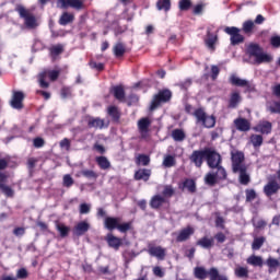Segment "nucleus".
I'll return each mask as SVG.
<instances>
[{
    "label": "nucleus",
    "instance_id": "nucleus-13",
    "mask_svg": "<svg viewBox=\"0 0 280 280\" xmlns=\"http://www.w3.org/2000/svg\"><path fill=\"white\" fill-rule=\"evenodd\" d=\"M148 254H149L151 257H155V258L159 259L160 261H163V259H165L166 250H165V248H163L162 246L149 245V247H148Z\"/></svg>",
    "mask_w": 280,
    "mask_h": 280
},
{
    "label": "nucleus",
    "instance_id": "nucleus-15",
    "mask_svg": "<svg viewBox=\"0 0 280 280\" xmlns=\"http://www.w3.org/2000/svg\"><path fill=\"white\" fill-rule=\"evenodd\" d=\"M194 233H196V230L188 225L178 232L176 242H187V240H189Z\"/></svg>",
    "mask_w": 280,
    "mask_h": 280
},
{
    "label": "nucleus",
    "instance_id": "nucleus-51",
    "mask_svg": "<svg viewBox=\"0 0 280 280\" xmlns=\"http://www.w3.org/2000/svg\"><path fill=\"white\" fill-rule=\"evenodd\" d=\"M0 190L2 191V194H4V196H8V198H12V196H14V190L5 184H0Z\"/></svg>",
    "mask_w": 280,
    "mask_h": 280
},
{
    "label": "nucleus",
    "instance_id": "nucleus-5",
    "mask_svg": "<svg viewBox=\"0 0 280 280\" xmlns=\"http://www.w3.org/2000/svg\"><path fill=\"white\" fill-rule=\"evenodd\" d=\"M60 71L58 70H44L38 74V83L42 89H49V82H47V78L51 80V82H56V79L59 78Z\"/></svg>",
    "mask_w": 280,
    "mask_h": 280
},
{
    "label": "nucleus",
    "instance_id": "nucleus-36",
    "mask_svg": "<svg viewBox=\"0 0 280 280\" xmlns=\"http://www.w3.org/2000/svg\"><path fill=\"white\" fill-rule=\"evenodd\" d=\"M205 183L206 185H209V187H215L218 185V177H215V172H210L205 176Z\"/></svg>",
    "mask_w": 280,
    "mask_h": 280
},
{
    "label": "nucleus",
    "instance_id": "nucleus-35",
    "mask_svg": "<svg viewBox=\"0 0 280 280\" xmlns=\"http://www.w3.org/2000/svg\"><path fill=\"white\" fill-rule=\"evenodd\" d=\"M172 139H174L177 142L185 141L187 135H185V131L183 129H174L171 133Z\"/></svg>",
    "mask_w": 280,
    "mask_h": 280
},
{
    "label": "nucleus",
    "instance_id": "nucleus-54",
    "mask_svg": "<svg viewBox=\"0 0 280 280\" xmlns=\"http://www.w3.org/2000/svg\"><path fill=\"white\" fill-rule=\"evenodd\" d=\"M164 167H174L176 165V160L172 155H167L163 160Z\"/></svg>",
    "mask_w": 280,
    "mask_h": 280
},
{
    "label": "nucleus",
    "instance_id": "nucleus-38",
    "mask_svg": "<svg viewBox=\"0 0 280 280\" xmlns=\"http://www.w3.org/2000/svg\"><path fill=\"white\" fill-rule=\"evenodd\" d=\"M264 244H266L265 236L254 237V241L252 243V250H259L261 246H264Z\"/></svg>",
    "mask_w": 280,
    "mask_h": 280
},
{
    "label": "nucleus",
    "instance_id": "nucleus-25",
    "mask_svg": "<svg viewBox=\"0 0 280 280\" xmlns=\"http://www.w3.org/2000/svg\"><path fill=\"white\" fill-rule=\"evenodd\" d=\"M264 51V48L259 46V44H249L247 47V54L250 58H257L260 52Z\"/></svg>",
    "mask_w": 280,
    "mask_h": 280
},
{
    "label": "nucleus",
    "instance_id": "nucleus-27",
    "mask_svg": "<svg viewBox=\"0 0 280 280\" xmlns=\"http://www.w3.org/2000/svg\"><path fill=\"white\" fill-rule=\"evenodd\" d=\"M106 240L110 248H114L115 250H119V246H121V238L113 234H108Z\"/></svg>",
    "mask_w": 280,
    "mask_h": 280
},
{
    "label": "nucleus",
    "instance_id": "nucleus-22",
    "mask_svg": "<svg viewBox=\"0 0 280 280\" xmlns=\"http://www.w3.org/2000/svg\"><path fill=\"white\" fill-rule=\"evenodd\" d=\"M165 202H166L165 197L161 195H155L151 198L150 207L151 209H161V207H163Z\"/></svg>",
    "mask_w": 280,
    "mask_h": 280
},
{
    "label": "nucleus",
    "instance_id": "nucleus-56",
    "mask_svg": "<svg viewBox=\"0 0 280 280\" xmlns=\"http://www.w3.org/2000/svg\"><path fill=\"white\" fill-rule=\"evenodd\" d=\"M132 229V222H127V223H118V228L117 230L120 232V233H128V231H130Z\"/></svg>",
    "mask_w": 280,
    "mask_h": 280
},
{
    "label": "nucleus",
    "instance_id": "nucleus-62",
    "mask_svg": "<svg viewBox=\"0 0 280 280\" xmlns=\"http://www.w3.org/2000/svg\"><path fill=\"white\" fill-rule=\"evenodd\" d=\"M90 67L91 69H96V71H104V63L102 62L97 63L96 61H90Z\"/></svg>",
    "mask_w": 280,
    "mask_h": 280
},
{
    "label": "nucleus",
    "instance_id": "nucleus-63",
    "mask_svg": "<svg viewBox=\"0 0 280 280\" xmlns=\"http://www.w3.org/2000/svg\"><path fill=\"white\" fill-rule=\"evenodd\" d=\"M34 148H43L45 145V139L43 138H35L33 140Z\"/></svg>",
    "mask_w": 280,
    "mask_h": 280
},
{
    "label": "nucleus",
    "instance_id": "nucleus-58",
    "mask_svg": "<svg viewBox=\"0 0 280 280\" xmlns=\"http://www.w3.org/2000/svg\"><path fill=\"white\" fill-rule=\"evenodd\" d=\"M245 195H246V202H253V200L257 198V192L255 191V189H246Z\"/></svg>",
    "mask_w": 280,
    "mask_h": 280
},
{
    "label": "nucleus",
    "instance_id": "nucleus-3",
    "mask_svg": "<svg viewBox=\"0 0 280 280\" xmlns=\"http://www.w3.org/2000/svg\"><path fill=\"white\" fill-rule=\"evenodd\" d=\"M214 275H218V277H221V273L218 267H211L209 270H207L205 267L194 268L195 279L205 280L207 279V277H209L210 280H213Z\"/></svg>",
    "mask_w": 280,
    "mask_h": 280
},
{
    "label": "nucleus",
    "instance_id": "nucleus-9",
    "mask_svg": "<svg viewBox=\"0 0 280 280\" xmlns=\"http://www.w3.org/2000/svg\"><path fill=\"white\" fill-rule=\"evenodd\" d=\"M84 3L82 0H57V7L61 10H68L72 8L73 10H82Z\"/></svg>",
    "mask_w": 280,
    "mask_h": 280
},
{
    "label": "nucleus",
    "instance_id": "nucleus-52",
    "mask_svg": "<svg viewBox=\"0 0 280 280\" xmlns=\"http://www.w3.org/2000/svg\"><path fill=\"white\" fill-rule=\"evenodd\" d=\"M178 8L182 12H187L191 8V0H180L178 2Z\"/></svg>",
    "mask_w": 280,
    "mask_h": 280
},
{
    "label": "nucleus",
    "instance_id": "nucleus-1",
    "mask_svg": "<svg viewBox=\"0 0 280 280\" xmlns=\"http://www.w3.org/2000/svg\"><path fill=\"white\" fill-rule=\"evenodd\" d=\"M15 12L20 14V19L24 20V24L27 30H36L38 27V22H36V16L30 12V10L25 9V7L18 4L15 8Z\"/></svg>",
    "mask_w": 280,
    "mask_h": 280
},
{
    "label": "nucleus",
    "instance_id": "nucleus-16",
    "mask_svg": "<svg viewBox=\"0 0 280 280\" xmlns=\"http://www.w3.org/2000/svg\"><path fill=\"white\" fill-rule=\"evenodd\" d=\"M279 189V183H277V180H271L264 186V194L265 196H268V198H270V196H275V194H277Z\"/></svg>",
    "mask_w": 280,
    "mask_h": 280
},
{
    "label": "nucleus",
    "instance_id": "nucleus-45",
    "mask_svg": "<svg viewBox=\"0 0 280 280\" xmlns=\"http://www.w3.org/2000/svg\"><path fill=\"white\" fill-rule=\"evenodd\" d=\"M250 141L254 148H261L264 143V137H261V135H252Z\"/></svg>",
    "mask_w": 280,
    "mask_h": 280
},
{
    "label": "nucleus",
    "instance_id": "nucleus-17",
    "mask_svg": "<svg viewBox=\"0 0 280 280\" xmlns=\"http://www.w3.org/2000/svg\"><path fill=\"white\" fill-rule=\"evenodd\" d=\"M234 125L240 132H248L250 130V121L246 118H236Z\"/></svg>",
    "mask_w": 280,
    "mask_h": 280
},
{
    "label": "nucleus",
    "instance_id": "nucleus-55",
    "mask_svg": "<svg viewBox=\"0 0 280 280\" xmlns=\"http://www.w3.org/2000/svg\"><path fill=\"white\" fill-rule=\"evenodd\" d=\"M27 277H30V272H27V269L25 268H20L18 271H16V277L15 279L19 280H25L27 279Z\"/></svg>",
    "mask_w": 280,
    "mask_h": 280
},
{
    "label": "nucleus",
    "instance_id": "nucleus-46",
    "mask_svg": "<svg viewBox=\"0 0 280 280\" xmlns=\"http://www.w3.org/2000/svg\"><path fill=\"white\" fill-rule=\"evenodd\" d=\"M255 27V22L253 20H247L243 23L242 31L244 34H250Z\"/></svg>",
    "mask_w": 280,
    "mask_h": 280
},
{
    "label": "nucleus",
    "instance_id": "nucleus-2",
    "mask_svg": "<svg viewBox=\"0 0 280 280\" xmlns=\"http://www.w3.org/2000/svg\"><path fill=\"white\" fill-rule=\"evenodd\" d=\"M194 116L197 119V124H201L203 128H214L215 127V116H208L205 109L198 108L194 112Z\"/></svg>",
    "mask_w": 280,
    "mask_h": 280
},
{
    "label": "nucleus",
    "instance_id": "nucleus-29",
    "mask_svg": "<svg viewBox=\"0 0 280 280\" xmlns=\"http://www.w3.org/2000/svg\"><path fill=\"white\" fill-rule=\"evenodd\" d=\"M241 102H242V95H240V92H233L230 95L229 108H237Z\"/></svg>",
    "mask_w": 280,
    "mask_h": 280
},
{
    "label": "nucleus",
    "instance_id": "nucleus-57",
    "mask_svg": "<svg viewBox=\"0 0 280 280\" xmlns=\"http://www.w3.org/2000/svg\"><path fill=\"white\" fill-rule=\"evenodd\" d=\"M73 183H75V180H73V177H71L69 174L63 175V178H62L63 187H67L69 189V187H71Z\"/></svg>",
    "mask_w": 280,
    "mask_h": 280
},
{
    "label": "nucleus",
    "instance_id": "nucleus-50",
    "mask_svg": "<svg viewBox=\"0 0 280 280\" xmlns=\"http://www.w3.org/2000/svg\"><path fill=\"white\" fill-rule=\"evenodd\" d=\"M174 194H175V190H174V187H172V185L164 186V189L162 191L163 198H172V196H174Z\"/></svg>",
    "mask_w": 280,
    "mask_h": 280
},
{
    "label": "nucleus",
    "instance_id": "nucleus-4",
    "mask_svg": "<svg viewBox=\"0 0 280 280\" xmlns=\"http://www.w3.org/2000/svg\"><path fill=\"white\" fill-rule=\"evenodd\" d=\"M206 161L210 170H215V167H219V165L222 164V155L214 149L206 148Z\"/></svg>",
    "mask_w": 280,
    "mask_h": 280
},
{
    "label": "nucleus",
    "instance_id": "nucleus-28",
    "mask_svg": "<svg viewBox=\"0 0 280 280\" xmlns=\"http://www.w3.org/2000/svg\"><path fill=\"white\" fill-rule=\"evenodd\" d=\"M247 167L244 166L243 168L237 170V174H240V183L241 185H248L250 183V175L247 173Z\"/></svg>",
    "mask_w": 280,
    "mask_h": 280
},
{
    "label": "nucleus",
    "instance_id": "nucleus-34",
    "mask_svg": "<svg viewBox=\"0 0 280 280\" xmlns=\"http://www.w3.org/2000/svg\"><path fill=\"white\" fill-rule=\"evenodd\" d=\"M248 267L238 266L234 269V275L238 279H248Z\"/></svg>",
    "mask_w": 280,
    "mask_h": 280
},
{
    "label": "nucleus",
    "instance_id": "nucleus-24",
    "mask_svg": "<svg viewBox=\"0 0 280 280\" xmlns=\"http://www.w3.org/2000/svg\"><path fill=\"white\" fill-rule=\"evenodd\" d=\"M214 240L211 237L203 236L199 241H197L196 245L200 246L201 248H205L206 250H210V248H213Z\"/></svg>",
    "mask_w": 280,
    "mask_h": 280
},
{
    "label": "nucleus",
    "instance_id": "nucleus-31",
    "mask_svg": "<svg viewBox=\"0 0 280 280\" xmlns=\"http://www.w3.org/2000/svg\"><path fill=\"white\" fill-rule=\"evenodd\" d=\"M113 51L116 58H122L124 54H126V45L121 42H118L115 44Z\"/></svg>",
    "mask_w": 280,
    "mask_h": 280
},
{
    "label": "nucleus",
    "instance_id": "nucleus-11",
    "mask_svg": "<svg viewBox=\"0 0 280 280\" xmlns=\"http://www.w3.org/2000/svg\"><path fill=\"white\" fill-rule=\"evenodd\" d=\"M151 125H152V121H150V118L148 117L141 118L140 120H138V129H139L141 139H148Z\"/></svg>",
    "mask_w": 280,
    "mask_h": 280
},
{
    "label": "nucleus",
    "instance_id": "nucleus-21",
    "mask_svg": "<svg viewBox=\"0 0 280 280\" xmlns=\"http://www.w3.org/2000/svg\"><path fill=\"white\" fill-rule=\"evenodd\" d=\"M265 264L268 268L269 275H273V272H277V269L280 267V261L277 258L272 257L267 258Z\"/></svg>",
    "mask_w": 280,
    "mask_h": 280
},
{
    "label": "nucleus",
    "instance_id": "nucleus-14",
    "mask_svg": "<svg viewBox=\"0 0 280 280\" xmlns=\"http://www.w3.org/2000/svg\"><path fill=\"white\" fill-rule=\"evenodd\" d=\"M23 100H25V94H23V92H13L10 102L11 107L15 108V110H21L23 108Z\"/></svg>",
    "mask_w": 280,
    "mask_h": 280
},
{
    "label": "nucleus",
    "instance_id": "nucleus-40",
    "mask_svg": "<svg viewBox=\"0 0 280 280\" xmlns=\"http://www.w3.org/2000/svg\"><path fill=\"white\" fill-rule=\"evenodd\" d=\"M158 10H164V12H170L172 9V2L170 0H158L156 2Z\"/></svg>",
    "mask_w": 280,
    "mask_h": 280
},
{
    "label": "nucleus",
    "instance_id": "nucleus-37",
    "mask_svg": "<svg viewBox=\"0 0 280 280\" xmlns=\"http://www.w3.org/2000/svg\"><path fill=\"white\" fill-rule=\"evenodd\" d=\"M89 128H104V119L102 118H90L88 121Z\"/></svg>",
    "mask_w": 280,
    "mask_h": 280
},
{
    "label": "nucleus",
    "instance_id": "nucleus-49",
    "mask_svg": "<svg viewBox=\"0 0 280 280\" xmlns=\"http://www.w3.org/2000/svg\"><path fill=\"white\" fill-rule=\"evenodd\" d=\"M81 174L82 176H84L85 178H89L90 180H97V177L100 176L97 175V173L91 170H83Z\"/></svg>",
    "mask_w": 280,
    "mask_h": 280
},
{
    "label": "nucleus",
    "instance_id": "nucleus-8",
    "mask_svg": "<svg viewBox=\"0 0 280 280\" xmlns=\"http://www.w3.org/2000/svg\"><path fill=\"white\" fill-rule=\"evenodd\" d=\"M225 34H228L230 37L231 45H240V43H244V37L240 32L242 30L237 28L236 26H226L224 28Z\"/></svg>",
    "mask_w": 280,
    "mask_h": 280
},
{
    "label": "nucleus",
    "instance_id": "nucleus-26",
    "mask_svg": "<svg viewBox=\"0 0 280 280\" xmlns=\"http://www.w3.org/2000/svg\"><path fill=\"white\" fill-rule=\"evenodd\" d=\"M112 93L118 102H124L126 100V91H124V86L121 85L112 88Z\"/></svg>",
    "mask_w": 280,
    "mask_h": 280
},
{
    "label": "nucleus",
    "instance_id": "nucleus-41",
    "mask_svg": "<svg viewBox=\"0 0 280 280\" xmlns=\"http://www.w3.org/2000/svg\"><path fill=\"white\" fill-rule=\"evenodd\" d=\"M73 14L65 12L59 19V25H69V23H73Z\"/></svg>",
    "mask_w": 280,
    "mask_h": 280
},
{
    "label": "nucleus",
    "instance_id": "nucleus-12",
    "mask_svg": "<svg viewBox=\"0 0 280 280\" xmlns=\"http://www.w3.org/2000/svg\"><path fill=\"white\" fill-rule=\"evenodd\" d=\"M229 82L233 86H245V88H247V91H253L255 89V86H253V84H250V81L245 80V79H240V77H237L235 74H231Z\"/></svg>",
    "mask_w": 280,
    "mask_h": 280
},
{
    "label": "nucleus",
    "instance_id": "nucleus-7",
    "mask_svg": "<svg viewBox=\"0 0 280 280\" xmlns=\"http://www.w3.org/2000/svg\"><path fill=\"white\" fill-rule=\"evenodd\" d=\"M231 161H232V172L233 174H237L238 170L246 167L244 164V152L242 151H232L231 152Z\"/></svg>",
    "mask_w": 280,
    "mask_h": 280
},
{
    "label": "nucleus",
    "instance_id": "nucleus-19",
    "mask_svg": "<svg viewBox=\"0 0 280 280\" xmlns=\"http://www.w3.org/2000/svg\"><path fill=\"white\" fill-rule=\"evenodd\" d=\"M89 229H91V224L86 221H81L74 226L73 234L77 235V237H81V235H84Z\"/></svg>",
    "mask_w": 280,
    "mask_h": 280
},
{
    "label": "nucleus",
    "instance_id": "nucleus-53",
    "mask_svg": "<svg viewBox=\"0 0 280 280\" xmlns=\"http://www.w3.org/2000/svg\"><path fill=\"white\" fill-rule=\"evenodd\" d=\"M252 224H253L254 229H264L267 223L264 219L253 218Z\"/></svg>",
    "mask_w": 280,
    "mask_h": 280
},
{
    "label": "nucleus",
    "instance_id": "nucleus-18",
    "mask_svg": "<svg viewBox=\"0 0 280 280\" xmlns=\"http://www.w3.org/2000/svg\"><path fill=\"white\" fill-rule=\"evenodd\" d=\"M256 132H261V135H270L272 132V122L268 120L260 121L255 127Z\"/></svg>",
    "mask_w": 280,
    "mask_h": 280
},
{
    "label": "nucleus",
    "instance_id": "nucleus-33",
    "mask_svg": "<svg viewBox=\"0 0 280 280\" xmlns=\"http://www.w3.org/2000/svg\"><path fill=\"white\" fill-rule=\"evenodd\" d=\"M264 62H272V56L264 52V50L257 56L254 63L264 65Z\"/></svg>",
    "mask_w": 280,
    "mask_h": 280
},
{
    "label": "nucleus",
    "instance_id": "nucleus-6",
    "mask_svg": "<svg viewBox=\"0 0 280 280\" xmlns=\"http://www.w3.org/2000/svg\"><path fill=\"white\" fill-rule=\"evenodd\" d=\"M170 100H172V91L170 90L160 91L158 94L154 95L151 102L150 110H154L159 108L160 104L170 102Z\"/></svg>",
    "mask_w": 280,
    "mask_h": 280
},
{
    "label": "nucleus",
    "instance_id": "nucleus-30",
    "mask_svg": "<svg viewBox=\"0 0 280 280\" xmlns=\"http://www.w3.org/2000/svg\"><path fill=\"white\" fill-rule=\"evenodd\" d=\"M152 172L148 168L139 170L135 173L136 180H150V175Z\"/></svg>",
    "mask_w": 280,
    "mask_h": 280
},
{
    "label": "nucleus",
    "instance_id": "nucleus-64",
    "mask_svg": "<svg viewBox=\"0 0 280 280\" xmlns=\"http://www.w3.org/2000/svg\"><path fill=\"white\" fill-rule=\"evenodd\" d=\"M270 43H271L272 47H276V49H279V47H280V36L271 37Z\"/></svg>",
    "mask_w": 280,
    "mask_h": 280
},
{
    "label": "nucleus",
    "instance_id": "nucleus-42",
    "mask_svg": "<svg viewBox=\"0 0 280 280\" xmlns=\"http://www.w3.org/2000/svg\"><path fill=\"white\" fill-rule=\"evenodd\" d=\"M56 229L60 233V237H67L69 235V231H71L69 226L58 222L56 223Z\"/></svg>",
    "mask_w": 280,
    "mask_h": 280
},
{
    "label": "nucleus",
    "instance_id": "nucleus-32",
    "mask_svg": "<svg viewBox=\"0 0 280 280\" xmlns=\"http://www.w3.org/2000/svg\"><path fill=\"white\" fill-rule=\"evenodd\" d=\"M206 38V45L209 49H215V43H218V35H213L210 30H208Z\"/></svg>",
    "mask_w": 280,
    "mask_h": 280
},
{
    "label": "nucleus",
    "instance_id": "nucleus-39",
    "mask_svg": "<svg viewBox=\"0 0 280 280\" xmlns=\"http://www.w3.org/2000/svg\"><path fill=\"white\" fill-rule=\"evenodd\" d=\"M96 163L101 167V170H110V161L106 156L96 158Z\"/></svg>",
    "mask_w": 280,
    "mask_h": 280
},
{
    "label": "nucleus",
    "instance_id": "nucleus-20",
    "mask_svg": "<svg viewBox=\"0 0 280 280\" xmlns=\"http://www.w3.org/2000/svg\"><path fill=\"white\" fill-rule=\"evenodd\" d=\"M120 222H121L120 218L107 217L104 221V226L108 231H115V229H118Z\"/></svg>",
    "mask_w": 280,
    "mask_h": 280
},
{
    "label": "nucleus",
    "instance_id": "nucleus-10",
    "mask_svg": "<svg viewBox=\"0 0 280 280\" xmlns=\"http://www.w3.org/2000/svg\"><path fill=\"white\" fill-rule=\"evenodd\" d=\"M206 159V149L203 150H195L189 155L190 163L195 164V167H202V163H205Z\"/></svg>",
    "mask_w": 280,
    "mask_h": 280
},
{
    "label": "nucleus",
    "instance_id": "nucleus-48",
    "mask_svg": "<svg viewBox=\"0 0 280 280\" xmlns=\"http://www.w3.org/2000/svg\"><path fill=\"white\" fill-rule=\"evenodd\" d=\"M184 187L188 189L190 194H196V182L194 179H186L184 182Z\"/></svg>",
    "mask_w": 280,
    "mask_h": 280
},
{
    "label": "nucleus",
    "instance_id": "nucleus-23",
    "mask_svg": "<svg viewBox=\"0 0 280 280\" xmlns=\"http://www.w3.org/2000/svg\"><path fill=\"white\" fill-rule=\"evenodd\" d=\"M246 264L255 268H264V258L261 256L252 255L246 259Z\"/></svg>",
    "mask_w": 280,
    "mask_h": 280
},
{
    "label": "nucleus",
    "instance_id": "nucleus-44",
    "mask_svg": "<svg viewBox=\"0 0 280 280\" xmlns=\"http://www.w3.org/2000/svg\"><path fill=\"white\" fill-rule=\"evenodd\" d=\"M214 170V176L217 177V180H226V170L222 167V165L217 166Z\"/></svg>",
    "mask_w": 280,
    "mask_h": 280
},
{
    "label": "nucleus",
    "instance_id": "nucleus-59",
    "mask_svg": "<svg viewBox=\"0 0 280 280\" xmlns=\"http://www.w3.org/2000/svg\"><path fill=\"white\" fill-rule=\"evenodd\" d=\"M108 116L113 119H119V109L116 106H109L107 109Z\"/></svg>",
    "mask_w": 280,
    "mask_h": 280
},
{
    "label": "nucleus",
    "instance_id": "nucleus-61",
    "mask_svg": "<svg viewBox=\"0 0 280 280\" xmlns=\"http://www.w3.org/2000/svg\"><path fill=\"white\" fill-rule=\"evenodd\" d=\"M270 113L280 114V102H273L272 105L268 107Z\"/></svg>",
    "mask_w": 280,
    "mask_h": 280
},
{
    "label": "nucleus",
    "instance_id": "nucleus-60",
    "mask_svg": "<svg viewBox=\"0 0 280 280\" xmlns=\"http://www.w3.org/2000/svg\"><path fill=\"white\" fill-rule=\"evenodd\" d=\"M81 215H85L86 213H91V205L81 203L79 209Z\"/></svg>",
    "mask_w": 280,
    "mask_h": 280
},
{
    "label": "nucleus",
    "instance_id": "nucleus-47",
    "mask_svg": "<svg viewBox=\"0 0 280 280\" xmlns=\"http://www.w3.org/2000/svg\"><path fill=\"white\" fill-rule=\"evenodd\" d=\"M136 163H137V165L148 166V165H150V156H148L145 154H140V155H138Z\"/></svg>",
    "mask_w": 280,
    "mask_h": 280
},
{
    "label": "nucleus",
    "instance_id": "nucleus-43",
    "mask_svg": "<svg viewBox=\"0 0 280 280\" xmlns=\"http://www.w3.org/2000/svg\"><path fill=\"white\" fill-rule=\"evenodd\" d=\"M49 51H50V56L52 58H56V56H60V54L65 51V46H62V44L55 45L49 48Z\"/></svg>",
    "mask_w": 280,
    "mask_h": 280
}]
</instances>
